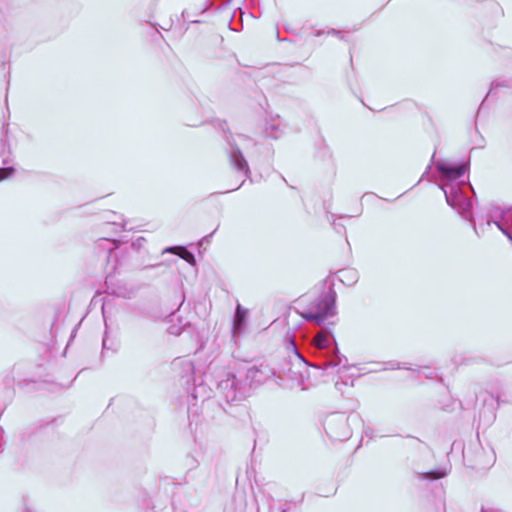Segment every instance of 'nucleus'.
Segmentation results:
<instances>
[{
	"instance_id": "1",
	"label": "nucleus",
	"mask_w": 512,
	"mask_h": 512,
	"mask_svg": "<svg viewBox=\"0 0 512 512\" xmlns=\"http://www.w3.org/2000/svg\"><path fill=\"white\" fill-rule=\"evenodd\" d=\"M335 300L333 297H324L317 304V312L300 313V316L316 324H322L329 316L333 315Z\"/></svg>"
},
{
	"instance_id": "2",
	"label": "nucleus",
	"mask_w": 512,
	"mask_h": 512,
	"mask_svg": "<svg viewBox=\"0 0 512 512\" xmlns=\"http://www.w3.org/2000/svg\"><path fill=\"white\" fill-rule=\"evenodd\" d=\"M464 167H447L442 168V172L451 179H457L461 177L464 174Z\"/></svg>"
},
{
	"instance_id": "3",
	"label": "nucleus",
	"mask_w": 512,
	"mask_h": 512,
	"mask_svg": "<svg viewBox=\"0 0 512 512\" xmlns=\"http://www.w3.org/2000/svg\"><path fill=\"white\" fill-rule=\"evenodd\" d=\"M326 341H327V337H326V334L324 332H319L314 337V344H315L316 347H318L320 349L326 347Z\"/></svg>"
},
{
	"instance_id": "4",
	"label": "nucleus",
	"mask_w": 512,
	"mask_h": 512,
	"mask_svg": "<svg viewBox=\"0 0 512 512\" xmlns=\"http://www.w3.org/2000/svg\"><path fill=\"white\" fill-rule=\"evenodd\" d=\"M246 313H247L246 310L243 309L241 307V305L238 304L237 309H236V316H235L237 324L242 323V321L244 320V318L246 316Z\"/></svg>"
},
{
	"instance_id": "5",
	"label": "nucleus",
	"mask_w": 512,
	"mask_h": 512,
	"mask_svg": "<svg viewBox=\"0 0 512 512\" xmlns=\"http://www.w3.org/2000/svg\"><path fill=\"white\" fill-rule=\"evenodd\" d=\"M13 173L14 169L12 167L0 168V182L9 178Z\"/></svg>"
},
{
	"instance_id": "6",
	"label": "nucleus",
	"mask_w": 512,
	"mask_h": 512,
	"mask_svg": "<svg viewBox=\"0 0 512 512\" xmlns=\"http://www.w3.org/2000/svg\"><path fill=\"white\" fill-rule=\"evenodd\" d=\"M445 475L446 473L443 471H431L425 473V477L432 480L443 478Z\"/></svg>"
},
{
	"instance_id": "7",
	"label": "nucleus",
	"mask_w": 512,
	"mask_h": 512,
	"mask_svg": "<svg viewBox=\"0 0 512 512\" xmlns=\"http://www.w3.org/2000/svg\"><path fill=\"white\" fill-rule=\"evenodd\" d=\"M179 256L185 260L193 259V255L184 248H181V253H179Z\"/></svg>"
}]
</instances>
